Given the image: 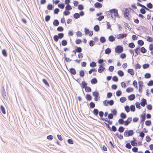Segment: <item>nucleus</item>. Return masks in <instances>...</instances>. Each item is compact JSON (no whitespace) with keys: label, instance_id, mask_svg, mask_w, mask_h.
<instances>
[{"label":"nucleus","instance_id":"nucleus-1","mask_svg":"<svg viewBox=\"0 0 153 153\" xmlns=\"http://www.w3.org/2000/svg\"><path fill=\"white\" fill-rule=\"evenodd\" d=\"M109 12V14L108 13V16L111 17L112 18L114 19H115L116 17H118L119 18H120L119 16L118 10L116 9H113L110 10Z\"/></svg>","mask_w":153,"mask_h":153},{"label":"nucleus","instance_id":"nucleus-2","mask_svg":"<svg viewBox=\"0 0 153 153\" xmlns=\"http://www.w3.org/2000/svg\"><path fill=\"white\" fill-rule=\"evenodd\" d=\"M134 134V131L132 130H126L124 133V135L126 137L132 136Z\"/></svg>","mask_w":153,"mask_h":153},{"label":"nucleus","instance_id":"nucleus-3","mask_svg":"<svg viewBox=\"0 0 153 153\" xmlns=\"http://www.w3.org/2000/svg\"><path fill=\"white\" fill-rule=\"evenodd\" d=\"M123 51V47L120 45H118L115 48V52L116 53H120Z\"/></svg>","mask_w":153,"mask_h":153},{"label":"nucleus","instance_id":"nucleus-4","mask_svg":"<svg viewBox=\"0 0 153 153\" xmlns=\"http://www.w3.org/2000/svg\"><path fill=\"white\" fill-rule=\"evenodd\" d=\"M127 36L126 33H120L117 36L118 39H123Z\"/></svg>","mask_w":153,"mask_h":153},{"label":"nucleus","instance_id":"nucleus-5","mask_svg":"<svg viewBox=\"0 0 153 153\" xmlns=\"http://www.w3.org/2000/svg\"><path fill=\"white\" fill-rule=\"evenodd\" d=\"M132 120V117H130L128 118L127 120L124 121V125L125 126H128L131 123Z\"/></svg>","mask_w":153,"mask_h":153},{"label":"nucleus","instance_id":"nucleus-6","mask_svg":"<svg viewBox=\"0 0 153 153\" xmlns=\"http://www.w3.org/2000/svg\"><path fill=\"white\" fill-rule=\"evenodd\" d=\"M129 11L128 9H126L124 13V17L126 19H129V17H128Z\"/></svg>","mask_w":153,"mask_h":153},{"label":"nucleus","instance_id":"nucleus-7","mask_svg":"<svg viewBox=\"0 0 153 153\" xmlns=\"http://www.w3.org/2000/svg\"><path fill=\"white\" fill-rule=\"evenodd\" d=\"M147 102L146 100L144 98H143L141 101L140 105L141 106L144 107L146 104H147Z\"/></svg>","mask_w":153,"mask_h":153},{"label":"nucleus","instance_id":"nucleus-8","mask_svg":"<svg viewBox=\"0 0 153 153\" xmlns=\"http://www.w3.org/2000/svg\"><path fill=\"white\" fill-rule=\"evenodd\" d=\"M103 65H100L98 69V72L100 73L102 72L105 69V68L103 66Z\"/></svg>","mask_w":153,"mask_h":153},{"label":"nucleus","instance_id":"nucleus-9","mask_svg":"<svg viewBox=\"0 0 153 153\" xmlns=\"http://www.w3.org/2000/svg\"><path fill=\"white\" fill-rule=\"evenodd\" d=\"M69 71L71 74L74 75L76 74V71L74 68H70Z\"/></svg>","mask_w":153,"mask_h":153},{"label":"nucleus","instance_id":"nucleus-10","mask_svg":"<svg viewBox=\"0 0 153 153\" xmlns=\"http://www.w3.org/2000/svg\"><path fill=\"white\" fill-rule=\"evenodd\" d=\"M146 119V114L145 113H144L143 114H142L141 115V120L140 122V123H141L142 122H143V123L144 122V121H145V120Z\"/></svg>","mask_w":153,"mask_h":153},{"label":"nucleus","instance_id":"nucleus-11","mask_svg":"<svg viewBox=\"0 0 153 153\" xmlns=\"http://www.w3.org/2000/svg\"><path fill=\"white\" fill-rule=\"evenodd\" d=\"M1 94L3 97L5 98V97H6V92L3 86L1 87Z\"/></svg>","mask_w":153,"mask_h":153},{"label":"nucleus","instance_id":"nucleus-12","mask_svg":"<svg viewBox=\"0 0 153 153\" xmlns=\"http://www.w3.org/2000/svg\"><path fill=\"white\" fill-rule=\"evenodd\" d=\"M94 6L95 7L99 8L102 7V5L101 4L97 2L94 4Z\"/></svg>","mask_w":153,"mask_h":153},{"label":"nucleus","instance_id":"nucleus-13","mask_svg":"<svg viewBox=\"0 0 153 153\" xmlns=\"http://www.w3.org/2000/svg\"><path fill=\"white\" fill-rule=\"evenodd\" d=\"M135 98V96L134 94H131L130 95L128 98V99L132 101Z\"/></svg>","mask_w":153,"mask_h":153},{"label":"nucleus","instance_id":"nucleus-14","mask_svg":"<svg viewBox=\"0 0 153 153\" xmlns=\"http://www.w3.org/2000/svg\"><path fill=\"white\" fill-rule=\"evenodd\" d=\"M133 139L134 140L131 141L130 142L131 145L133 146H137V143L135 142L136 140H135V138L134 137L133 138Z\"/></svg>","mask_w":153,"mask_h":153},{"label":"nucleus","instance_id":"nucleus-15","mask_svg":"<svg viewBox=\"0 0 153 153\" xmlns=\"http://www.w3.org/2000/svg\"><path fill=\"white\" fill-rule=\"evenodd\" d=\"M75 50L76 51H77V52L78 53H80L82 51V48L80 47L76 46Z\"/></svg>","mask_w":153,"mask_h":153},{"label":"nucleus","instance_id":"nucleus-16","mask_svg":"<svg viewBox=\"0 0 153 153\" xmlns=\"http://www.w3.org/2000/svg\"><path fill=\"white\" fill-rule=\"evenodd\" d=\"M128 73L131 74L132 76H133L134 74V71L133 69H129L128 70Z\"/></svg>","mask_w":153,"mask_h":153},{"label":"nucleus","instance_id":"nucleus-17","mask_svg":"<svg viewBox=\"0 0 153 153\" xmlns=\"http://www.w3.org/2000/svg\"><path fill=\"white\" fill-rule=\"evenodd\" d=\"M108 40L110 42H113L115 40V39L113 36L111 35L108 37Z\"/></svg>","mask_w":153,"mask_h":153},{"label":"nucleus","instance_id":"nucleus-18","mask_svg":"<svg viewBox=\"0 0 153 153\" xmlns=\"http://www.w3.org/2000/svg\"><path fill=\"white\" fill-rule=\"evenodd\" d=\"M91 82L93 84H96L97 82V80L96 78H94L91 79Z\"/></svg>","mask_w":153,"mask_h":153},{"label":"nucleus","instance_id":"nucleus-19","mask_svg":"<svg viewBox=\"0 0 153 153\" xmlns=\"http://www.w3.org/2000/svg\"><path fill=\"white\" fill-rule=\"evenodd\" d=\"M59 22L58 20L56 19H55L53 22V24L55 26H58L59 24Z\"/></svg>","mask_w":153,"mask_h":153},{"label":"nucleus","instance_id":"nucleus-20","mask_svg":"<svg viewBox=\"0 0 153 153\" xmlns=\"http://www.w3.org/2000/svg\"><path fill=\"white\" fill-rule=\"evenodd\" d=\"M82 88H85L87 87V84L86 82L84 81H82Z\"/></svg>","mask_w":153,"mask_h":153},{"label":"nucleus","instance_id":"nucleus-21","mask_svg":"<svg viewBox=\"0 0 153 153\" xmlns=\"http://www.w3.org/2000/svg\"><path fill=\"white\" fill-rule=\"evenodd\" d=\"M117 74L120 77H122L124 75L123 72L121 70L118 71H117Z\"/></svg>","mask_w":153,"mask_h":153},{"label":"nucleus","instance_id":"nucleus-22","mask_svg":"<svg viewBox=\"0 0 153 153\" xmlns=\"http://www.w3.org/2000/svg\"><path fill=\"white\" fill-rule=\"evenodd\" d=\"M99 111L98 109L94 108L93 111V113L96 116H97Z\"/></svg>","mask_w":153,"mask_h":153},{"label":"nucleus","instance_id":"nucleus-23","mask_svg":"<svg viewBox=\"0 0 153 153\" xmlns=\"http://www.w3.org/2000/svg\"><path fill=\"white\" fill-rule=\"evenodd\" d=\"M0 110L3 114H5L6 112L5 109L4 107L2 105H1L0 106Z\"/></svg>","mask_w":153,"mask_h":153},{"label":"nucleus","instance_id":"nucleus-24","mask_svg":"<svg viewBox=\"0 0 153 153\" xmlns=\"http://www.w3.org/2000/svg\"><path fill=\"white\" fill-rule=\"evenodd\" d=\"M72 8L71 6L69 4H67L65 7V10L67 11H69L72 9Z\"/></svg>","mask_w":153,"mask_h":153},{"label":"nucleus","instance_id":"nucleus-25","mask_svg":"<svg viewBox=\"0 0 153 153\" xmlns=\"http://www.w3.org/2000/svg\"><path fill=\"white\" fill-rule=\"evenodd\" d=\"M100 42L102 43H104L106 41V39L104 36H102L100 39Z\"/></svg>","mask_w":153,"mask_h":153},{"label":"nucleus","instance_id":"nucleus-26","mask_svg":"<svg viewBox=\"0 0 153 153\" xmlns=\"http://www.w3.org/2000/svg\"><path fill=\"white\" fill-rule=\"evenodd\" d=\"M97 65L96 63L94 62H91L90 63V66L91 67L94 68Z\"/></svg>","mask_w":153,"mask_h":153},{"label":"nucleus","instance_id":"nucleus-27","mask_svg":"<svg viewBox=\"0 0 153 153\" xmlns=\"http://www.w3.org/2000/svg\"><path fill=\"white\" fill-rule=\"evenodd\" d=\"M92 98V96L91 95L88 94H87L86 99L87 100L90 101L91 100Z\"/></svg>","mask_w":153,"mask_h":153},{"label":"nucleus","instance_id":"nucleus-28","mask_svg":"<svg viewBox=\"0 0 153 153\" xmlns=\"http://www.w3.org/2000/svg\"><path fill=\"white\" fill-rule=\"evenodd\" d=\"M111 52V50L109 48H107L105 50V53L106 54H110Z\"/></svg>","mask_w":153,"mask_h":153},{"label":"nucleus","instance_id":"nucleus-29","mask_svg":"<svg viewBox=\"0 0 153 153\" xmlns=\"http://www.w3.org/2000/svg\"><path fill=\"white\" fill-rule=\"evenodd\" d=\"M124 128L123 127L120 126L119 127L118 131L120 133H122L124 131Z\"/></svg>","mask_w":153,"mask_h":153},{"label":"nucleus","instance_id":"nucleus-30","mask_svg":"<svg viewBox=\"0 0 153 153\" xmlns=\"http://www.w3.org/2000/svg\"><path fill=\"white\" fill-rule=\"evenodd\" d=\"M53 7L51 4H49L47 6V8L48 10H51L53 9Z\"/></svg>","mask_w":153,"mask_h":153},{"label":"nucleus","instance_id":"nucleus-31","mask_svg":"<svg viewBox=\"0 0 153 153\" xmlns=\"http://www.w3.org/2000/svg\"><path fill=\"white\" fill-rule=\"evenodd\" d=\"M42 82L46 85L48 87H49V85L47 80L45 79H42Z\"/></svg>","mask_w":153,"mask_h":153},{"label":"nucleus","instance_id":"nucleus-32","mask_svg":"<svg viewBox=\"0 0 153 153\" xmlns=\"http://www.w3.org/2000/svg\"><path fill=\"white\" fill-rule=\"evenodd\" d=\"M107 103L108 104H109L110 105L112 106L114 104V101L112 100H108L107 101Z\"/></svg>","mask_w":153,"mask_h":153},{"label":"nucleus","instance_id":"nucleus-33","mask_svg":"<svg viewBox=\"0 0 153 153\" xmlns=\"http://www.w3.org/2000/svg\"><path fill=\"white\" fill-rule=\"evenodd\" d=\"M130 110L131 111L134 112L135 110V108L134 105H131L130 106Z\"/></svg>","mask_w":153,"mask_h":153},{"label":"nucleus","instance_id":"nucleus-34","mask_svg":"<svg viewBox=\"0 0 153 153\" xmlns=\"http://www.w3.org/2000/svg\"><path fill=\"white\" fill-rule=\"evenodd\" d=\"M144 42L143 41L141 40H139L137 41L138 44L140 46H142L144 45Z\"/></svg>","mask_w":153,"mask_h":153},{"label":"nucleus","instance_id":"nucleus-35","mask_svg":"<svg viewBox=\"0 0 153 153\" xmlns=\"http://www.w3.org/2000/svg\"><path fill=\"white\" fill-rule=\"evenodd\" d=\"M61 44L63 46H65L67 44V42L66 40H63L61 42Z\"/></svg>","mask_w":153,"mask_h":153},{"label":"nucleus","instance_id":"nucleus-36","mask_svg":"<svg viewBox=\"0 0 153 153\" xmlns=\"http://www.w3.org/2000/svg\"><path fill=\"white\" fill-rule=\"evenodd\" d=\"M65 5L63 3L59 4L58 5V7L61 9H64L65 7Z\"/></svg>","mask_w":153,"mask_h":153},{"label":"nucleus","instance_id":"nucleus-37","mask_svg":"<svg viewBox=\"0 0 153 153\" xmlns=\"http://www.w3.org/2000/svg\"><path fill=\"white\" fill-rule=\"evenodd\" d=\"M74 17L75 19H77L79 18L80 15L78 13H76L74 15Z\"/></svg>","mask_w":153,"mask_h":153},{"label":"nucleus","instance_id":"nucleus-38","mask_svg":"<svg viewBox=\"0 0 153 153\" xmlns=\"http://www.w3.org/2000/svg\"><path fill=\"white\" fill-rule=\"evenodd\" d=\"M120 115L121 118H123V119L126 118V114L123 112H122L121 113Z\"/></svg>","mask_w":153,"mask_h":153},{"label":"nucleus","instance_id":"nucleus-39","mask_svg":"<svg viewBox=\"0 0 153 153\" xmlns=\"http://www.w3.org/2000/svg\"><path fill=\"white\" fill-rule=\"evenodd\" d=\"M95 104L94 102H90L89 104V106L90 108H93L95 107Z\"/></svg>","mask_w":153,"mask_h":153},{"label":"nucleus","instance_id":"nucleus-40","mask_svg":"<svg viewBox=\"0 0 153 153\" xmlns=\"http://www.w3.org/2000/svg\"><path fill=\"white\" fill-rule=\"evenodd\" d=\"M118 123L122 125L123 123L124 124V121L123 120V118L120 119L118 120Z\"/></svg>","mask_w":153,"mask_h":153},{"label":"nucleus","instance_id":"nucleus-41","mask_svg":"<svg viewBox=\"0 0 153 153\" xmlns=\"http://www.w3.org/2000/svg\"><path fill=\"white\" fill-rule=\"evenodd\" d=\"M140 51L142 53H144L146 52L147 50L144 47H142L141 48Z\"/></svg>","mask_w":153,"mask_h":153},{"label":"nucleus","instance_id":"nucleus-42","mask_svg":"<svg viewBox=\"0 0 153 153\" xmlns=\"http://www.w3.org/2000/svg\"><path fill=\"white\" fill-rule=\"evenodd\" d=\"M99 27L98 25H95L94 27V30L96 32L98 31L99 30Z\"/></svg>","mask_w":153,"mask_h":153},{"label":"nucleus","instance_id":"nucleus-43","mask_svg":"<svg viewBox=\"0 0 153 153\" xmlns=\"http://www.w3.org/2000/svg\"><path fill=\"white\" fill-rule=\"evenodd\" d=\"M146 6L148 8L151 9L152 8L153 5L151 2H149L147 4Z\"/></svg>","mask_w":153,"mask_h":153},{"label":"nucleus","instance_id":"nucleus-44","mask_svg":"<svg viewBox=\"0 0 153 153\" xmlns=\"http://www.w3.org/2000/svg\"><path fill=\"white\" fill-rule=\"evenodd\" d=\"M85 89V91L87 92H89L91 91V88L89 86H87L86 87Z\"/></svg>","mask_w":153,"mask_h":153},{"label":"nucleus","instance_id":"nucleus-45","mask_svg":"<svg viewBox=\"0 0 153 153\" xmlns=\"http://www.w3.org/2000/svg\"><path fill=\"white\" fill-rule=\"evenodd\" d=\"M149 67V65L148 63L144 64L143 65V68L144 69H146L148 68Z\"/></svg>","mask_w":153,"mask_h":153},{"label":"nucleus","instance_id":"nucleus-46","mask_svg":"<svg viewBox=\"0 0 153 153\" xmlns=\"http://www.w3.org/2000/svg\"><path fill=\"white\" fill-rule=\"evenodd\" d=\"M151 76V75L150 73H146L144 75V77L146 79L149 78Z\"/></svg>","mask_w":153,"mask_h":153},{"label":"nucleus","instance_id":"nucleus-47","mask_svg":"<svg viewBox=\"0 0 153 153\" xmlns=\"http://www.w3.org/2000/svg\"><path fill=\"white\" fill-rule=\"evenodd\" d=\"M57 30L58 31L62 32L64 30V28L62 26H59L57 28Z\"/></svg>","mask_w":153,"mask_h":153},{"label":"nucleus","instance_id":"nucleus-48","mask_svg":"<svg viewBox=\"0 0 153 153\" xmlns=\"http://www.w3.org/2000/svg\"><path fill=\"white\" fill-rule=\"evenodd\" d=\"M85 75V72L84 70H81L79 71V75L81 77H83Z\"/></svg>","mask_w":153,"mask_h":153},{"label":"nucleus","instance_id":"nucleus-49","mask_svg":"<svg viewBox=\"0 0 153 153\" xmlns=\"http://www.w3.org/2000/svg\"><path fill=\"white\" fill-rule=\"evenodd\" d=\"M126 91L127 92H132L133 91V88H131V87H129L128 88H127L126 89Z\"/></svg>","mask_w":153,"mask_h":153},{"label":"nucleus","instance_id":"nucleus-50","mask_svg":"<svg viewBox=\"0 0 153 153\" xmlns=\"http://www.w3.org/2000/svg\"><path fill=\"white\" fill-rule=\"evenodd\" d=\"M2 53L3 55L5 57H6L7 56V52L5 49H3L2 50Z\"/></svg>","mask_w":153,"mask_h":153},{"label":"nucleus","instance_id":"nucleus-51","mask_svg":"<svg viewBox=\"0 0 153 153\" xmlns=\"http://www.w3.org/2000/svg\"><path fill=\"white\" fill-rule=\"evenodd\" d=\"M53 38L54 40L56 42L58 41L59 38L57 35H55L53 36Z\"/></svg>","mask_w":153,"mask_h":153},{"label":"nucleus","instance_id":"nucleus-52","mask_svg":"<svg viewBox=\"0 0 153 153\" xmlns=\"http://www.w3.org/2000/svg\"><path fill=\"white\" fill-rule=\"evenodd\" d=\"M125 109L127 112H128L130 110V108L128 105H126L125 107Z\"/></svg>","mask_w":153,"mask_h":153},{"label":"nucleus","instance_id":"nucleus-53","mask_svg":"<svg viewBox=\"0 0 153 153\" xmlns=\"http://www.w3.org/2000/svg\"><path fill=\"white\" fill-rule=\"evenodd\" d=\"M125 147L126 148L128 149H131V145L129 143H127L126 144Z\"/></svg>","mask_w":153,"mask_h":153},{"label":"nucleus","instance_id":"nucleus-54","mask_svg":"<svg viewBox=\"0 0 153 153\" xmlns=\"http://www.w3.org/2000/svg\"><path fill=\"white\" fill-rule=\"evenodd\" d=\"M112 80L115 82H117L118 80V79L117 76H114L112 78Z\"/></svg>","mask_w":153,"mask_h":153},{"label":"nucleus","instance_id":"nucleus-55","mask_svg":"<svg viewBox=\"0 0 153 153\" xmlns=\"http://www.w3.org/2000/svg\"><path fill=\"white\" fill-rule=\"evenodd\" d=\"M93 95L94 97H99V93L97 91H94L93 92Z\"/></svg>","mask_w":153,"mask_h":153},{"label":"nucleus","instance_id":"nucleus-56","mask_svg":"<svg viewBox=\"0 0 153 153\" xmlns=\"http://www.w3.org/2000/svg\"><path fill=\"white\" fill-rule=\"evenodd\" d=\"M59 39H62L64 36V34L63 33H59L57 35Z\"/></svg>","mask_w":153,"mask_h":153},{"label":"nucleus","instance_id":"nucleus-57","mask_svg":"<svg viewBox=\"0 0 153 153\" xmlns=\"http://www.w3.org/2000/svg\"><path fill=\"white\" fill-rule=\"evenodd\" d=\"M126 100V98L125 97H122L120 98V101L122 103L124 102Z\"/></svg>","mask_w":153,"mask_h":153},{"label":"nucleus","instance_id":"nucleus-58","mask_svg":"<svg viewBox=\"0 0 153 153\" xmlns=\"http://www.w3.org/2000/svg\"><path fill=\"white\" fill-rule=\"evenodd\" d=\"M145 123L146 125L147 126H149L151 124V122L150 120H147L146 121Z\"/></svg>","mask_w":153,"mask_h":153},{"label":"nucleus","instance_id":"nucleus-59","mask_svg":"<svg viewBox=\"0 0 153 153\" xmlns=\"http://www.w3.org/2000/svg\"><path fill=\"white\" fill-rule=\"evenodd\" d=\"M122 92L120 90H118L116 92V94L117 96L119 97L122 94Z\"/></svg>","mask_w":153,"mask_h":153},{"label":"nucleus","instance_id":"nucleus-60","mask_svg":"<svg viewBox=\"0 0 153 153\" xmlns=\"http://www.w3.org/2000/svg\"><path fill=\"white\" fill-rule=\"evenodd\" d=\"M147 41L149 42H152L153 41V39L151 37L148 36L147 37Z\"/></svg>","mask_w":153,"mask_h":153},{"label":"nucleus","instance_id":"nucleus-61","mask_svg":"<svg viewBox=\"0 0 153 153\" xmlns=\"http://www.w3.org/2000/svg\"><path fill=\"white\" fill-rule=\"evenodd\" d=\"M78 8L79 10H81L84 9V7L82 4H80L78 5Z\"/></svg>","mask_w":153,"mask_h":153},{"label":"nucleus","instance_id":"nucleus-62","mask_svg":"<svg viewBox=\"0 0 153 153\" xmlns=\"http://www.w3.org/2000/svg\"><path fill=\"white\" fill-rule=\"evenodd\" d=\"M113 115L112 113H110L108 114V118L109 119H112L113 118Z\"/></svg>","mask_w":153,"mask_h":153},{"label":"nucleus","instance_id":"nucleus-63","mask_svg":"<svg viewBox=\"0 0 153 153\" xmlns=\"http://www.w3.org/2000/svg\"><path fill=\"white\" fill-rule=\"evenodd\" d=\"M128 47L129 48H133L134 47L135 45L133 42H131L129 44Z\"/></svg>","mask_w":153,"mask_h":153},{"label":"nucleus","instance_id":"nucleus-64","mask_svg":"<svg viewBox=\"0 0 153 153\" xmlns=\"http://www.w3.org/2000/svg\"><path fill=\"white\" fill-rule=\"evenodd\" d=\"M147 85L148 86H152L153 85V80H151L147 83Z\"/></svg>","mask_w":153,"mask_h":153}]
</instances>
